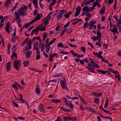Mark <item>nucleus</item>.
I'll return each instance as SVG.
<instances>
[{
  "instance_id": "obj_22",
  "label": "nucleus",
  "mask_w": 121,
  "mask_h": 121,
  "mask_svg": "<svg viewBox=\"0 0 121 121\" xmlns=\"http://www.w3.org/2000/svg\"><path fill=\"white\" fill-rule=\"evenodd\" d=\"M63 119L65 121H69L71 119V118L68 117H64Z\"/></svg>"
},
{
  "instance_id": "obj_12",
  "label": "nucleus",
  "mask_w": 121,
  "mask_h": 121,
  "mask_svg": "<svg viewBox=\"0 0 121 121\" xmlns=\"http://www.w3.org/2000/svg\"><path fill=\"white\" fill-rule=\"evenodd\" d=\"M16 33H14L12 34L11 35V36L12 37H13V38L12 39L11 41L13 42H14L15 41V40L14 39H16V38H15V37L16 36Z\"/></svg>"
},
{
  "instance_id": "obj_40",
  "label": "nucleus",
  "mask_w": 121,
  "mask_h": 121,
  "mask_svg": "<svg viewBox=\"0 0 121 121\" xmlns=\"http://www.w3.org/2000/svg\"><path fill=\"white\" fill-rule=\"evenodd\" d=\"M91 38L92 39L94 40V41L97 40L99 39V37L95 36H94L93 37H91Z\"/></svg>"
},
{
  "instance_id": "obj_32",
  "label": "nucleus",
  "mask_w": 121,
  "mask_h": 121,
  "mask_svg": "<svg viewBox=\"0 0 121 121\" xmlns=\"http://www.w3.org/2000/svg\"><path fill=\"white\" fill-rule=\"evenodd\" d=\"M56 40V38H54L51 41L49 42V43L48 44V45L49 46L51 45V44L53 43Z\"/></svg>"
},
{
  "instance_id": "obj_53",
  "label": "nucleus",
  "mask_w": 121,
  "mask_h": 121,
  "mask_svg": "<svg viewBox=\"0 0 121 121\" xmlns=\"http://www.w3.org/2000/svg\"><path fill=\"white\" fill-rule=\"evenodd\" d=\"M43 34V42H44L45 39V32H44Z\"/></svg>"
},
{
  "instance_id": "obj_61",
  "label": "nucleus",
  "mask_w": 121,
  "mask_h": 121,
  "mask_svg": "<svg viewBox=\"0 0 121 121\" xmlns=\"http://www.w3.org/2000/svg\"><path fill=\"white\" fill-rule=\"evenodd\" d=\"M38 12L37 10H35L34 11V15L35 16L38 13Z\"/></svg>"
},
{
  "instance_id": "obj_46",
  "label": "nucleus",
  "mask_w": 121,
  "mask_h": 121,
  "mask_svg": "<svg viewBox=\"0 0 121 121\" xmlns=\"http://www.w3.org/2000/svg\"><path fill=\"white\" fill-rule=\"evenodd\" d=\"M63 44L62 43H59L57 44V47H63Z\"/></svg>"
},
{
  "instance_id": "obj_9",
  "label": "nucleus",
  "mask_w": 121,
  "mask_h": 121,
  "mask_svg": "<svg viewBox=\"0 0 121 121\" xmlns=\"http://www.w3.org/2000/svg\"><path fill=\"white\" fill-rule=\"evenodd\" d=\"M48 15L46 17V26L48 23V21L50 20V19L51 18V17L50 16H48Z\"/></svg>"
},
{
  "instance_id": "obj_33",
  "label": "nucleus",
  "mask_w": 121,
  "mask_h": 121,
  "mask_svg": "<svg viewBox=\"0 0 121 121\" xmlns=\"http://www.w3.org/2000/svg\"><path fill=\"white\" fill-rule=\"evenodd\" d=\"M40 30L41 31H45V25L43 27H41L40 26Z\"/></svg>"
},
{
  "instance_id": "obj_11",
  "label": "nucleus",
  "mask_w": 121,
  "mask_h": 121,
  "mask_svg": "<svg viewBox=\"0 0 121 121\" xmlns=\"http://www.w3.org/2000/svg\"><path fill=\"white\" fill-rule=\"evenodd\" d=\"M17 83L16 82H14V83L12 85V87L15 90H17L18 89V88L17 86H18L17 84L16 83Z\"/></svg>"
},
{
  "instance_id": "obj_54",
  "label": "nucleus",
  "mask_w": 121,
  "mask_h": 121,
  "mask_svg": "<svg viewBox=\"0 0 121 121\" xmlns=\"http://www.w3.org/2000/svg\"><path fill=\"white\" fill-rule=\"evenodd\" d=\"M102 61L104 62L105 63L109 64V62H108V60H105L104 59H102Z\"/></svg>"
},
{
  "instance_id": "obj_34",
  "label": "nucleus",
  "mask_w": 121,
  "mask_h": 121,
  "mask_svg": "<svg viewBox=\"0 0 121 121\" xmlns=\"http://www.w3.org/2000/svg\"><path fill=\"white\" fill-rule=\"evenodd\" d=\"M72 30L71 28H70L68 29L66 31V33H70L72 32Z\"/></svg>"
},
{
  "instance_id": "obj_17",
  "label": "nucleus",
  "mask_w": 121,
  "mask_h": 121,
  "mask_svg": "<svg viewBox=\"0 0 121 121\" xmlns=\"http://www.w3.org/2000/svg\"><path fill=\"white\" fill-rule=\"evenodd\" d=\"M11 65L10 64V62H8L7 63L6 68L7 71L9 70L10 69Z\"/></svg>"
},
{
  "instance_id": "obj_3",
  "label": "nucleus",
  "mask_w": 121,
  "mask_h": 121,
  "mask_svg": "<svg viewBox=\"0 0 121 121\" xmlns=\"http://www.w3.org/2000/svg\"><path fill=\"white\" fill-rule=\"evenodd\" d=\"M14 63L13 64V66L14 68L17 70L19 71V67L20 66L21 64L20 60H17L16 61L15 60H14Z\"/></svg>"
},
{
  "instance_id": "obj_21",
  "label": "nucleus",
  "mask_w": 121,
  "mask_h": 121,
  "mask_svg": "<svg viewBox=\"0 0 121 121\" xmlns=\"http://www.w3.org/2000/svg\"><path fill=\"white\" fill-rule=\"evenodd\" d=\"M112 73L114 74L115 73L117 75L118 77V80L120 81V79L119 78L120 74H119V72L117 70H116L115 71H113V72H112Z\"/></svg>"
},
{
  "instance_id": "obj_26",
  "label": "nucleus",
  "mask_w": 121,
  "mask_h": 121,
  "mask_svg": "<svg viewBox=\"0 0 121 121\" xmlns=\"http://www.w3.org/2000/svg\"><path fill=\"white\" fill-rule=\"evenodd\" d=\"M97 71L101 73L102 74H105L106 73L108 72V71H103L101 70H97Z\"/></svg>"
},
{
  "instance_id": "obj_2",
  "label": "nucleus",
  "mask_w": 121,
  "mask_h": 121,
  "mask_svg": "<svg viewBox=\"0 0 121 121\" xmlns=\"http://www.w3.org/2000/svg\"><path fill=\"white\" fill-rule=\"evenodd\" d=\"M40 18V15L39 14H38L37 16V17L33 19L30 22H29L26 24H25L24 25V27H25L26 28H27L30 25L33 23L35 22L38 21Z\"/></svg>"
},
{
  "instance_id": "obj_44",
  "label": "nucleus",
  "mask_w": 121,
  "mask_h": 121,
  "mask_svg": "<svg viewBox=\"0 0 121 121\" xmlns=\"http://www.w3.org/2000/svg\"><path fill=\"white\" fill-rule=\"evenodd\" d=\"M89 25V24L88 23L86 22L84 24V28L88 27Z\"/></svg>"
},
{
  "instance_id": "obj_42",
  "label": "nucleus",
  "mask_w": 121,
  "mask_h": 121,
  "mask_svg": "<svg viewBox=\"0 0 121 121\" xmlns=\"http://www.w3.org/2000/svg\"><path fill=\"white\" fill-rule=\"evenodd\" d=\"M36 27L34 29L32 32H31L30 35L31 36H32L33 34H34V33H35L36 31Z\"/></svg>"
},
{
  "instance_id": "obj_49",
  "label": "nucleus",
  "mask_w": 121,
  "mask_h": 121,
  "mask_svg": "<svg viewBox=\"0 0 121 121\" xmlns=\"http://www.w3.org/2000/svg\"><path fill=\"white\" fill-rule=\"evenodd\" d=\"M16 83L17 84L18 86L19 87L20 89H23V87L20 85L18 83Z\"/></svg>"
},
{
  "instance_id": "obj_50",
  "label": "nucleus",
  "mask_w": 121,
  "mask_h": 121,
  "mask_svg": "<svg viewBox=\"0 0 121 121\" xmlns=\"http://www.w3.org/2000/svg\"><path fill=\"white\" fill-rule=\"evenodd\" d=\"M84 56V55L82 54L78 55L77 54V57L78 58H81Z\"/></svg>"
},
{
  "instance_id": "obj_55",
  "label": "nucleus",
  "mask_w": 121,
  "mask_h": 121,
  "mask_svg": "<svg viewBox=\"0 0 121 121\" xmlns=\"http://www.w3.org/2000/svg\"><path fill=\"white\" fill-rule=\"evenodd\" d=\"M108 99H107L105 101V105L106 106H107L108 104Z\"/></svg>"
},
{
  "instance_id": "obj_38",
  "label": "nucleus",
  "mask_w": 121,
  "mask_h": 121,
  "mask_svg": "<svg viewBox=\"0 0 121 121\" xmlns=\"http://www.w3.org/2000/svg\"><path fill=\"white\" fill-rule=\"evenodd\" d=\"M12 102L15 107L17 108H18L19 107V106L13 100L12 101Z\"/></svg>"
},
{
  "instance_id": "obj_13",
  "label": "nucleus",
  "mask_w": 121,
  "mask_h": 121,
  "mask_svg": "<svg viewBox=\"0 0 121 121\" xmlns=\"http://www.w3.org/2000/svg\"><path fill=\"white\" fill-rule=\"evenodd\" d=\"M38 45V42H36L34 44V50H35L38 49V48L37 47Z\"/></svg>"
},
{
  "instance_id": "obj_28",
  "label": "nucleus",
  "mask_w": 121,
  "mask_h": 121,
  "mask_svg": "<svg viewBox=\"0 0 121 121\" xmlns=\"http://www.w3.org/2000/svg\"><path fill=\"white\" fill-rule=\"evenodd\" d=\"M97 37H99V38L101 39V34L98 30H97Z\"/></svg>"
},
{
  "instance_id": "obj_63",
  "label": "nucleus",
  "mask_w": 121,
  "mask_h": 121,
  "mask_svg": "<svg viewBox=\"0 0 121 121\" xmlns=\"http://www.w3.org/2000/svg\"><path fill=\"white\" fill-rule=\"evenodd\" d=\"M40 58V55H37V56L36 59V60H38Z\"/></svg>"
},
{
  "instance_id": "obj_56",
  "label": "nucleus",
  "mask_w": 121,
  "mask_h": 121,
  "mask_svg": "<svg viewBox=\"0 0 121 121\" xmlns=\"http://www.w3.org/2000/svg\"><path fill=\"white\" fill-rule=\"evenodd\" d=\"M88 45H89L92 48H94V47L92 44L89 42L88 43Z\"/></svg>"
},
{
  "instance_id": "obj_30",
  "label": "nucleus",
  "mask_w": 121,
  "mask_h": 121,
  "mask_svg": "<svg viewBox=\"0 0 121 121\" xmlns=\"http://www.w3.org/2000/svg\"><path fill=\"white\" fill-rule=\"evenodd\" d=\"M51 101L55 103H58L61 102V100L58 99H53Z\"/></svg>"
},
{
  "instance_id": "obj_60",
  "label": "nucleus",
  "mask_w": 121,
  "mask_h": 121,
  "mask_svg": "<svg viewBox=\"0 0 121 121\" xmlns=\"http://www.w3.org/2000/svg\"><path fill=\"white\" fill-rule=\"evenodd\" d=\"M13 55L16 58V60L17 57V54L15 53V52H14L13 53Z\"/></svg>"
},
{
  "instance_id": "obj_15",
  "label": "nucleus",
  "mask_w": 121,
  "mask_h": 121,
  "mask_svg": "<svg viewBox=\"0 0 121 121\" xmlns=\"http://www.w3.org/2000/svg\"><path fill=\"white\" fill-rule=\"evenodd\" d=\"M113 29H110L109 30H110L113 33H115L116 32L117 33V34H118V32L117 31V28H113Z\"/></svg>"
},
{
  "instance_id": "obj_25",
  "label": "nucleus",
  "mask_w": 121,
  "mask_h": 121,
  "mask_svg": "<svg viewBox=\"0 0 121 121\" xmlns=\"http://www.w3.org/2000/svg\"><path fill=\"white\" fill-rule=\"evenodd\" d=\"M39 47L40 48H41V51L42 52L44 49V43L41 44V45H39Z\"/></svg>"
},
{
  "instance_id": "obj_5",
  "label": "nucleus",
  "mask_w": 121,
  "mask_h": 121,
  "mask_svg": "<svg viewBox=\"0 0 121 121\" xmlns=\"http://www.w3.org/2000/svg\"><path fill=\"white\" fill-rule=\"evenodd\" d=\"M16 20L17 22V23L18 25V26L21 27L22 26L21 24L20 23L21 22V20L20 17H16Z\"/></svg>"
},
{
  "instance_id": "obj_8",
  "label": "nucleus",
  "mask_w": 121,
  "mask_h": 121,
  "mask_svg": "<svg viewBox=\"0 0 121 121\" xmlns=\"http://www.w3.org/2000/svg\"><path fill=\"white\" fill-rule=\"evenodd\" d=\"M39 108L40 111L43 113L45 112V109L43 108L42 104H40L39 106Z\"/></svg>"
},
{
  "instance_id": "obj_37",
  "label": "nucleus",
  "mask_w": 121,
  "mask_h": 121,
  "mask_svg": "<svg viewBox=\"0 0 121 121\" xmlns=\"http://www.w3.org/2000/svg\"><path fill=\"white\" fill-rule=\"evenodd\" d=\"M32 40L31 39H30L28 42H27V45L28 46L31 45V42Z\"/></svg>"
},
{
  "instance_id": "obj_41",
  "label": "nucleus",
  "mask_w": 121,
  "mask_h": 121,
  "mask_svg": "<svg viewBox=\"0 0 121 121\" xmlns=\"http://www.w3.org/2000/svg\"><path fill=\"white\" fill-rule=\"evenodd\" d=\"M81 9V8L80 7L78 6L77 8H76V10L77 11L80 12V11Z\"/></svg>"
},
{
  "instance_id": "obj_16",
  "label": "nucleus",
  "mask_w": 121,
  "mask_h": 121,
  "mask_svg": "<svg viewBox=\"0 0 121 121\" xmlns=\"http://www.w3.org/2000/svg\"><path fill=\"white\" fill-rule=\"evenodd\" d=\"M10 1V0H7L4 3V6L6 7H7L9 5Z\"/></svg>"
},
{
  "instance_id": "obj_31",
  "label": "nucleus",
  "mask_w": 121,
  "mask_h": 121,
  "mask_svg": "<svg viewBox=\"0 0 121 121\" xmlns=\"http://www.w3.org/2000/svg\"><path fill=\"white\" fill-rule=\"evenodd\" d=\"M40 26H38L36 27V31L35 33H36L35 34L36 35H37L38 33V32L40 30Z\"/></svg>"
},
{
  "instance_id": "obj_47",
  "label": "nucleus",
  "mask_w": 121,
  "mask_h": 121,
  "mask_svg": "<svg viewBox=\"0 0 121 121\" xmlns=\"http://www.w3.org/2000/svg\"><path fill=\"white\" fill-rule=\"evenodd\" d=\"M51 53L50 54V56L51 57H53L55 56H56L57 55V53H54L52 55H51Z\"/></svg>"
},
{
  "instance_id": "obj_35",
  "label": "nucleus",
  "mask_w": 121,
  "mask_h": 121,
  "mask_svg": "<svg viewBox=\"0 0 121 121\" xmlns=\"http://www.w3.org/2000/svg\"><path fill=\"white\" fill-rule=\"evenodd\" d=\"M65 12V10L64 9H63L61 10L60 12V13H59V15H60L61 16H63V13Z\"/></svg>"
},
{
  "instance_id": "obj_4",
  "label": "nucleus",
  "mask_w": 121,
  "mask_h": 121,
  "mask_svg": "<svg viewBox=\"0 0 121 121\" xmlns=\"http://www.w3.org/2000/svg\"><path fill=\"white\" fill-rule=\"evenodd\" d=\"M96 20H95L94 21L92 20L89 23L90 25V29H91L92 27L94 26L96 23Z\"/></svg>"
},
{
  "instance_id": "obj_58",
  "label": "nucleus",
  "mask_w": 121,
  "mask_h": 121,
  "mask_svg": "<svg viewBox=\"0 0 121 121\" xmlns=\"http://www.w3.org/2000/svg\"><path fill=\"white\" fill-rule=\"evenodd\" d=\"M32 2L34 5L37 4V0H33Z\"/></svg>"
},
{
  "instance_id": "obj_18",
  "label": "nucleus",
  "mask_w": 121,
  "mask_h": 121,
  "mask_svg": "<svg viewBox=\"0 0 121 121\" xmlns=\"http://www.w3.org/2000/svg\"><path fill=\"white\" fill-rule=\"evenodd\" d=\"M24 66V67L27 66L29 64V62L28 60L24 61L23 62Z\"/></svg>"
},
{
  "instance_id": "obj_43",
  "label": "nucleus",
  "mask_w": 121,
  "mask_h": 121,
  "mask_svg": "<svg viewBox=\"0 0 121 121\" xmlns=\"http://www.w3.org/2000/svg\"><path fill=\"white\" fill-rule=\"evenodd\" d=\"M62 16H61L60 15H59V14L56 16V17L57 18V19L58 20H59L60 19L62 18Z\"/></svg>"
},
{
  "instance_id": "obj_59",
  "label": "nucleus",
  "mask_w": 121,
  "mask_h": 121,
  "mask_svg": "<svg viewBox=\"0 0 121 121\" xmlns=\"http://www.w3.org/2000/svg\"><path fill=\"white\" fill-rule=\"evenodd\" d=\"M117 26L118 28V29H119V31L120 32H121V26L118 25H117Z\"/></svg>"
},
{
  "instance_id": "obj_64",
  "label": "nucleus",
  "mask_w": 121,
  "mask_h": 121,
  "mask_svg": "<svg viewBox=\"0 0 121 121\" xmlns=\"http://www.w3.org/2000/svg\"><path fill=\"white\" fill-rule=\"evenodd\" d=\"M96 45L98 46H101L102 45L101 44L98 42H97L96 43Z\"/></svg>"
},
{
  "instance_id": "obj_1",
  "label": "nucleus",
  "mask_w": 121,
  "mask_h": 121,
  "mask_svg": "<svg viewBox=\"0 0 121 121\" xmlns=\"http://www.w3.org/2000/svg\"><path fill=\"white\" fill-rule=\"evenodd\" d=\"M28 9L27 6L25 5H23L19 9L17 12H16L14 13V15H16V17H20V16H25L26 15V13Z\"/></svg>"
},
{
  "instance_id": "obj_23",
  "label": "nucleus",
  "mask_w": 121,
  "mask_h": 121,
  "mask_svg": "<svg viewBox=\"0 0 121 121\" xmlns=\"http://www.w3.org/2000/svg\"><path fill=\"white\" fill-rule=\"evenodd\" d=\"M105 8L104 7L103 8L101 9L99 13L100 14H102L104 13L105 12Z\"/></svg>"
},
{
  "instance_id": "obj_45",
  "label": "nucleus",
  "mask_w": 121,
  "mask_h": 121,
  "mask_svg": "<svg viewBox=\"0 0 121 121\" xmlns=\"http://www.w3.org/2000/svg\"><path fill=\"white\" fill-rule=\"evenodd\" d=\"M80 13V12H78L76 11L74 14V16L75 17H76L78 16L79 14Z\"/></svg>"
},
{
  "instance_id": "obj_36",
  "label": "nucleus",
  "mask_w": 121,
  "mask_h": 121,
  "mask_svg": "<svg viewBox=\"0 0 121 121\" xmlns=\"http://www.w3.org/2000/svg\"><path fill=\"white\" fill-rule=\"evenodd\" d=\"M70 52L72 54L73 56H77V54L76 53L74 52V51H71Z\"/></svg>"
},
{
  "instance_id": "obj_10",
  "label": "nucleus",
  "mask_w": 121,
  "mask_h": 121,
  "mask_svg": "<svg viewBox=\"0 0 121 121\" xmlns=\"http://www.w3.org/2000/svg\"><path fill=\"white\" fill-rule=\"evenodd\" d=\"M90 9L87 6H85L82 9V10L84 12H90L89 9Z\"/></svg>"
},
{
  "instance_id": "obj_51",
  "label": "nucleus",
  "mask_w": 121,
  "mask_h": 121,
  "mask_svg": "<svg viewBox=\"0 0 121 121\" xmlns=\"http://www.w3.org/2000/svg\"><path fill=\"white\" fill-rule=\"evenodd\" d=\"M81 49L82 51V52H84L86 51V49L84 47H81Z\"/></svg>"
},
{
  "instance_id": "obj_24",
  "label": "nucleus",
  "mask_w": 121,
  "mask_h": 121,
  "mask_svg": "<svg viewBox=\"0 0 121 121\" xmlns=\"http://www.w3.org/2000/svg\"><path fill=\"white\" fill-rule=\"evenodd\" d=\"M94 102L96 104H97L98 105L99 104V98H97L95 99Z\"/></svg>"
},
{
  "instance_id": "obj_39",
  "label": "nucleus",
  "mask_w": 121,
  "mask_h": 121,
  "mask_svg": "<svg viewBox=\"0 0 121 121\" xmlns=\"http://www.w3.org/2000/svg\"><path fill=\"white\" fill-rule=\"evenodd\" d=\"M17 47V46L16 45H15L12 48V50L13 52H15V51L16 50V49Z\"/></svg>"
},
{
  "instance_id": "obj_48",
  "label": "nucleus",
  "mask_w": 121,
  "mask_h": 121,
  "mask_svg": "<svg viewBox=\"0 0 121 121\" xmlns=\"http://www.w3.org/2000/svg\"><path fill=\"white\" fill-rule=\"evenodd\" d=\"M101 27V24L99 23L97 25V28H98L99 30L100 31V28Z\"/></svg>"
},
{
  "instance_id": "obj_14",
  "label": "nucleus",
  "mask_w": 121,
  "mask_h": 121,
  "mask_svg": "<svg viewBox=\"0 0 121 121\" xmlns=\"http://www.w3.org/2000/svg\"><path fill=\"white\" fill-rule=\"evenodd\" d=\"M71 12L69 11L66 14H64V16L66 18H69V16L71 14Z\"/></svg>"
},
{
  "instance_id": "obj_6",
  "label": "nucleus",
  "mask_w": 121,
  "mask_h": 121,
  "mask_svg": "<svg viewBox=\"0 0 121 121\" xmlns=\"http://www.w3.org/2000/svg\"><path fill=\"white\" fill-rule=\"evenodd\" d=\"M66 80L65 78H64L63 80L62 81V82L61 84L62 85V87L64 89H65L66 90H67V88L65 84L66 83L65 82Z\"/></svg>"
},
{
  "instance_id": "obj_57",
  "label": "nucleus",
  "mask_w": 121,
  "mask_h": 121,
  "mask_svg": "<svg viewBox=\"0 0 121 121\" xmlns=\"http://www.w3.org/2000/svg\"><path fill=\"white\" fill-rule=\"evenodd\" d=\"M68 44H69L70 46L72 47H75V48H76L77 46H76L75 45H73L72 44H71V43H68Z\"/></svg>"
},
{
  "instance_id": "obj_52",
  "label": "nucleus",
  "mask_w": 121,
  "mask_h": 121,
  "mask_svg": "<svg viewBox=\"0 0 121 121\" xmlns=\"http://www.w3.org/2000/svg\"><path fill=\"white\" fill-rule=\"evenodd\" d=\"M60 53H61V54H68L69 53V52H66L63 51H61L60 52Z\"/></svg>"
},
{
  "instance_id": "obj_20",
  "label": "nucleus",
  "mask_w": 121,
  "mask_h": 121,
  "mask_svg": "<svg viewBox=\"0 0 121 121\" xmlns=\"http://www.w3.org/2000/svg\"><path fill=\"white\" fill-rule=\"evenodd\" d=\"M31 51H30V52L28 51L27 52L26 54V57L27 58H29L31 54Z\"/></svg>"
},
{
  "instance_id": "obj_27",
  "label": "nucleus",
  "mask_w": 121,
  "mask_h": 121,
  "mask_svg": "<svg viewBox=\"0 0 121 121\" xmlns=\"http://www.w3.org/2000/svg\"><path fill=\"white\" fill-rule=\"evenodd\" d=\"M61 109L63 111H64L68 112L70 111V110L68 109L64 108L63 107H61Z\"/></svg>"
},
{
  "instance_id": "obj_7",
  "label": "nucleus",
  "mask_w": 121,
  "mask_h": 121,
  "mask_svg": "<svg viewBox=\"0 0 121 121\" xmlns=\"http://www.w3.org/2000/svg\"><path fill=\"white\" fill-rule=\"evenodd\" d=\"M91 94L92 95L96 96L97 97H98L100 96H101L102 95V93L99 92H93L91 93Z\"/></svg>"
},
{
  "instance_id": "obj_29",
  "label": "nucleus",
  "mask_w": 121,
  "mask_h": 121,
  "mask_svg": "<svg viewBox=\"0 0 121 121\" xmlns=\"http://www.w3.org/2000/svg\"><path fill=\"white\" fill-rule=\"evenodd\" d=\"M46 46H47L46 47V52H48L49 50L51 48V47L49 46V45H48V44L47 46L46 44Z\"/></svg>"
},
{
  "instance_id": "obj_19",
  "label": "nucleus",
  "mask_w": 121,
  "mask_h": 121,
  "mask_svg": "<svg viewBox=\"0 0 121 121\" xmlns=\"http://www.w3.org/2000/svg\"><path fill=\"white\" fill-rule=\"evenodd\" d=\"M35 92L37 93V94L38 95H39L40 94V90L39 88H37V87L35 89Z\"/></svg>"
},
{
  "instance_id": "obj_62",
  "label": "nucleus",
  "mask_w": 121,
  "mask_h": 121,
  "mask_svg": "<svg viewBox=\"0 0 121 121\" xmlns=\"http://www.w3.org/2000/svg\"><path fill=\"white\" fill-rule=\"evenodd\" d=\"M86 16L88 17H91V14L90 13H87L86 14Z\"/></svg>"
}]
</instances>
